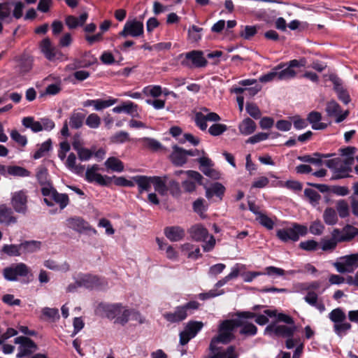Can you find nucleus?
<instances>
[{
    "mask_svg": "<svg viewBox=\"0 0 358 358\" xmlns=\"http://www.w3.org/2000/svg\"><path fill=\"white\" fill-rule=\"evenodd\" d=\"M188 232L193 240L204 243L202 245L204 252H210L214 248L215 238L209 234L208 229L203 224H194L189 229Z\"/></svg>",
    "mask_w": 358,
    "mask_h": 358,
    "instance_id": "obj_1",
    "label": "nucleus"
},
{
    "mask_svg": "<svg viewBox=\"0 0 358 358\" xmlns=\"http://www.w3.org/2000/svg\"><path fill=\"white\" fill-rule=\"evenodd\" d=\"M308 231L307 226L294 222L290 227L277 230L276 236L284 243L296 242Z\"/></svg>",
    "mask_w": 358,
    "mask_h": 358,
    "instance_id": "obj_2",
    "label": "nucleus"
},
{
    "mask_svg": "<svg viewBox=\"0 0 358 358\" xmlns=\"http://www.w3.org/2000/svg\"><path fill=\"white\" fill-rule=\"evenodd\" d=\"M329 318L334 323V331L338 336L342 338L350 331L352 324L347 321L346 315L341 308L332 310Z\"/></svg>",
    "mask_w": 358,
    "mask_h": 358,
    "instance_id": "obj_3",
    "label": "nucleus"
},
{
    "mask_svg": "<svg viewBox=\"0 0 358 358\" xmlns=\"http://www.w3.org/2000/svg\"><path fill=\"white\" fill-rule=\"evenodd\" d=\"M236 328L235 320H226L222 321L218 327V335L213 337L210 344L211 348L215 344H227L234 338V331Z\"/></svg>",
    "mask_w": 358,
    "mask_h": 358,
    "instance_id": "obj_4",
    "label": "nucleus"
},
{
    "mask_svg": "<svg viewBox=\"0 0 358 358\" xmlns=\"http://www.w3.org/2000/svg\"><path fill=\"white\" fill-rule=\"evenodd\" d=\"M199 303L196 301H191L188 303L177 306L173 312L166 313L163 315L164 318L171 323H179L185 320L192 310L198 309Z\"/></svg>",
    "mask_w": 358,
    "mask_h": 358,
    "instance_id": "obj_5",
    "label": "nucleus"
},
{
    "mask_svg": "<svg viewBox=\"0 0 358 358\" xmlns=\"http://www.w3.org/2000/svg\"><path fill=\"white\" fill-rule=\"evenodd\" d=\"M10 205L17 213L25 215L28 211V192L21 189L11 193Z\"/></svg>",
    "mask_w": 358,
    "mask_h": 358,
    "instance_id": "obj_6",
    "label": "nucleus"
},
{
    "mask_svg": "<svg viewBox=\"0 0 358 358\" xmlns=\"http://www.w3.org/2000/svg\"><path fill=\"white\" fill-rule=\"evenodd\" d=\"M326 165L332 171L334 179L347 178L352 171V168L343 162L341 158L339 157L327 160Z\"/></svg>",
    "mask_w": 358,
    "mask_h": 358,
    "instance_id": "obj_7",
    "label": "nucleus"
},
{
    "mask_svg": "<svg viewBox=\"0 0 358 358\" xmlns=\"http://www.w3.org/2000/svg\"><path fill=\"white\" fill-rule=\"evenodd\" d=\"M203 327V323L199 321H189L182 331L180 333V343L186 345L191 339L194 338Z\"/></svg>",
    "mask_w": 358,
    "mask_h": 358,
    "instance_id": "obj_8",
    "label": "nucleus"
},
{
    "mask_svg": "<svg viewBox=\"0 0 358 358\" xmlns=\"http://www.w3.org/2000/svg\"><path fill=\"white\" fill-rule=\"evenodd\" d=\"M220 120L218 114L210 112L207 108H201V111L196 112L194 115L195 124L202 131L207 129V121L217 122Z\"/></svg>",
    "mask_w": 358,
    "mask_h": 358,
    "instance_id": "obj_9",
    "label": "nucleus"
},
{
    "mask_svg": "<svg viewBox=\"0 0 358 358\" xmlns=\"http://www.w3.org/2000/svg\"><path fill=\"white\" fill-rule=\"evenodd\" d=\"M29 272L28 266L24 263L12 264L3 271L5 279L8 281H16L18 277L27 276Z\"/></svg>",
    "mask_w": 358,
    "mask_h": 358,
    "instance_id": "obj_10",
    "label": "nucleus"
},
{
    "mask_svg": "<svg viewBox=\"0 0 358 358\" xmlns=\"http://www.w3.org/2000/svg\"><path fill=\"white\" fill-rule=\"evenodd\" d=\"M40 48L45 58L49 61L66 60L67 57L57 50L48 38H44L40 44Z\"/></svg>",
    "mask_w": 358,
    "mask_h": 358,
    "instance_id": "obj_11",
    "label": "nucleus"
},
{
    "mask_svg": "<svg viewBox=\"0 0 358 358\" xmlns=\"http://www.w3.org/2000/svg\"><path fill=\"white\" fill-rule=\"evenodd\" d=\"M144 26L143 22L136 19L129 20L125 23L120 35L123 37L131 36L137 38L143 35Z\"/></svg>",
    "mask_w": 358,
    "mask_h": 358,
    "instance_id": "obj_12",
    "label": "nucleus"
},
{
    "mask_svg": "<svg viewBox=\"0 0 358 358\" xmlns=\"http://www.w3.org/2000/svg\"><path fill=\"white\" fill-rule=\"evenodd\" d=\"M337 271L341 273H351L358 267V254L346 255L334 264Z\"/></svg>",
    "mask_w": 358,
    "mask_h": 358,
    "instance_id": "obj_13",
    "label": "nucleus"
},
{
    "mask_svg": "<svg viewBox=\"0 0 358 358\" xmlns=\"http://www.w3.org/2000/svg\"><path fill=\"white\" fill-rule=\"evenodd\" d=\"M210 355L208 358H238L239 353L233 345L222 349L220 344H215L214 348L209 345Z\"/></svg>",
    "mask_w": 358,
    "mask_h": 358,
    "instance_id": "obj_14",
    "label": "nucleus"
},
{
    "mask_svg": "<svg viewBox=\"0 0 358 358\" xmlns=\"http://www.w3.org/2000/svg\"><path fill=\"white\" fill-rule=\"evenodd\" d=\"M121 310L120 303H99L96 310L95 313L96 315L106 317L109 320H115L117 317V314L120 313Z\"/></svg>",
    "mask_w": 358,
    "mask_h": 358,
    "instance_id": "obj_15",
    "label": "nucleus"
},
{
    "mask_svg": "<svg viewBox=\"0 0 358 358\" xmlns=\"http://www.w3.org/2000/svg\"><path fill=\"white\" fill-rule=\"evenodd\" d=\"M15 343L18 344V353L17 357L23 358L33 353L36 350V345L30 338L19 336L15 338Z\"/></svg>",
    "mask_w": 358,
    "mask_h": 358,
    "instance_id": "obj_16",
    "label": "nucleus"
},
{
    "mask_svg": "<svg viewBox=\"0 0 358 358\" xmlns=\"http://www.w3.org/2000/svg\"><path fill=\"white\" fill-rule=\"evenodd\" d=\"M76 283L79 287L94 289L99 288L105 285V281L100 279L96 275L91 274L80 275L76 279Z\"/></svg>",
    "mask_w": 358,
    "mask_h": 358,
    "instance_id": "obj_17",
    "label": "nucleus"
},
{
    "mask_svg": "<svg viewBox=\"0 0 358 358\" xmlns=\"http://www.w3.org/2000/svg\"><path fill=\"white\" fill-rule=\"evenodd\" d=\"M358 234V229L353 226L347 225L341 229H334L331 231V236L337 239V241L345 242L352 240Z\"/></svg>",
    "mask_w": 358,
    "mask_h": 358,
    "instance_id": "obj_18",
    "label": "nucleus"
},
{
    "mask_svg": "<svg viewBox=\"0 0 358 358\" xmlns=\"http://www.w3.org/2000/svg\"><path fill=\"white\" fill-rule=\"evenodd\" d=\"M198 152L197 150L186 151L178 146H174L170 159L173 164L180 166L187 162V155L194 156L196 155V152Z\"/></svg>",
    "mask_w": 358,
    "mask_h": 358,
    "instance_id": "obj_19",
    "label": "nucleus"
},
{
    "mask_svg": "<svg viewBox=\"0 0 358 358\" xmlns=\"http://www.w3.org/2000/svg\"><path fill=\"white\" fill-rule=\"evenodd\" d=\"M326 112L328 116L334 117L337 123L343 122L348 115V111L343 112L335 101H330L327 103Z\"/></svg>",
    "mask_w": 358,
    "mask_h": 358,
    "instance_id": "obj_20",
    "label": "nucleus"
},
{
    "mask_svg": "<svg viewBox=\"0 0 358 358\" xmlns=\"http://www.w3.org/2000/svg\"><path fill=\"white\" fill-rule=\"evenodd\" d=\"M189 61L196 67H203L206 65L207 61L203 56V52L198 50H192L185 54V60L182 62L184 66H189Z\"/></svg>",
    "mask_w": 358,
    "mask_h": 358,
    "instance_id": "obj_21",
    "label": "nucleus"
},
{
    "mask_svg": "<svg viewBox=\"0 0 358 358\" xmlns=\"http://www.w3.org/2000/svg\"><path fill=\"white\" fill-rule=\"evenodd\" d=\"M99 166L94 164L89 167L85 172V179L90 182H96L101 185H106V180L104 176L97 173Z\"/></svg>",
    "mask_w": 358,
    "mask_h": 358,
    "instance_id": "obj_22",
    "label": "nucleus"
},
{
    "mask_svg": "<svg viewBox=\"0 0 358 358\" xmlns=\"http://www.w3.org/2000/svg\"><path fill=\"white\" fill-rule=\"evenodd\" d=\"M166 237L172 242H178L185 237V230L178 226L167 227L164 229Z\"/></svg>",
    "mask_w": 358,
    "mask_h": 358,
    "instance_id": "obj_23",
    "label": "nucleus"
},
{
    "mask_svg": "<svg viewBox=\"0 0 358 358\" xmlns=\"http://www.w3.org/2000/svg\"><path fill=\"white\" fill-rule=\"evenodd\" d=\"M133 179L138 186L140 194L150 191L151 187L153 185L152 176H136L133 177Z\"/></svg>",
    "mask_w": 358,
    "mask_h": 358,
    "instance_id": "obj_24",
    "label": "nucleus"
},
{
    "mask_svg": "<svg viewBox=\"0 0 358 358\" xmlns=\"http://www.w3.org/2000/svg\"><path fill=\"white\" fill-rule=\"evenodd\" d=\"M17 222L12 210L5 204L0 205V224L8 226Z\"/></svg>",
    "mask_w": 358,
    "mask_h": 358,
    "instance_id": "obj_25",
    "label": "nucleus"
},
{
    "mask_svg": "<svg viewBox=\"0 0 358 358\" xmlns=\"http://www.w3.org/2000/svg\"><path fill=\"white\" fill-rule=\"evenodd\" d=\"M305 301L310 306L315 308L320 313L325 310V306L323 301L319 299L318 295L313 290L308 291L304 296Z\"/></svg>",
    "mask_w": 358,
    "mask_h": 358,
    "instance_id": "obj_26",
    "label": "nucleus"
},
{
    "mask_svg": "<svg viewBox=\"0 0 358 358\" xmlns=\"http://www.w3.org/2000/svg\"><path fill=\"white\" fill-rule=\"evenodd\" d=\"M236 327H241L240 334L245 336H253L257 332V327L243 320H235Z\"/></svg>",
    "mask_w": 358,
    "mask_h": 358,
    "instance_id": "obj_27",
    "label": "nucleus"
},
{
    "mask_svg": "<svg viewBox=\"0 0 358 358\" xmlns=\"http://www.w3.org/2000/svg\"><path fill=\"white\" fill-rule=\"evenodd\" d=\"M206 196L210 199L216 196L221 200L225 192V187L220 182H214L209 187H205Z\"/></svg>",
    "mask_w": 358,
    "mask_h": 358,
    "instance_id": "obj_28",
    "label": "nucleus"
},
{
    "mask_svg": "<svg viewBox=\"0 0 358 358\" xmlns=\"http://www.w3.org/2000/svg\"><path fill=\"white\" fill-rule=\"evenodd\" d=\"M87 17L88 15L87 13H82L79 17L74 15H69L65 19V23L70 29H73L83 26Z\"/></svg>",
    "mask_w": 358,
    "mask_h": 358,
    "instance_id": "obj_29",
    "label": "nucleus"
},
{
    "mask_svg": "<svg viewBox=\"0 0 358 358\" xmlns=\"http://www.w3.org/2000/svg\"><path fill=\"white\" fill-rule=\"evenodd\" d=\"M357 152V148L355 147L348 146L344 148H341L339 152L341 160L347 164L352 168V165L355 162V155Z\"/></svg>",
    "mask_w": 358,
    "mask_h": 358,
    "instance_id": "obj_30",
    "label": "nucleus"
},
{
    "mask_svg": "<svg viewBox=\"0 0 358 358\" xmlns=\"http://www.w3.org/2000/svg\"><path fill=\"white\" fill-rule=\"evenodd\" d=\"M65 165L69 170L77 175H81L84 173L85 166L76 164V157L74 153L71 152L69 155Z\"/></svg>",
    "mask_w": 358,
    "mask_h": 358,
    "instance_id": "obj_31",
    "label": "nucleus"
},
{
    "mask_svg": "<svg viewBox=\"0 0 358 358\" xmlns=\"http://www.w3.org/2000/svg\"><path fill=\"white\" fill-rule=\"evenodd\" d=\"M155 190L162 196H165L169 192L167 177L152 176Z\"/></svg>",
    "mask_w": 358,
    "mask_h": 358,
    "instance_id": "obj_32",
    "label": "nucleus"
},
{
    "mask_svg": "<svg viewBox=\"0 0 358 358\" xmlns=\"http://www.w3.org/2000/svg\"><path fill=\"white\" fill-rule=\"evenodd\" d=\"M67 226L78 232H82L88 229L89 225L83 219L80 217H71L66 220Z\"/></svg>",
    "mask_w": 358,
    "mask_h": 358,
    "instance_id": "obj_33",
    "label": "nucleus"
},
{
    "mask_svg": "<svg viewBox=\"0 0 358 358\" xmlns=\"http://www.w3.org/2000/svg\"><path fill=\"white\" fill-rule=\"evenodd\" d=\"M256 128V123L249 117L245 118L238 125L239 132L244 136L252 134Z\"/></svg>",
    "mask_w": 358,
    "mask_h": 358,
    "instance_id": "obj_34",
    "label": "nucleus"
},
{
    "mask_svg": "<svg viewBox=\"0 0 358 358\" xmlns=\"http://www.w3.org/2000/svg\"><path fill=\"white\" fill-rule=\"evenodd\" d=\"M43 265L48 269L55 271H61V272H67L70 269L69 264L64 262L62 264H57L55 261L52 259L45 260L43 263Z\"/></svg>",
    "mask_w": 358,
    "mask_h": 358,
    "instance_id": "obj_35",
    "label": "nucleus"
},
{
    "mask_svg": "<svg viewBox=\"0 0 358 358\" xmlns=\"http://www.w3.org/2000/svg\"><path fill=\"white\" fill-rule=\"evenodd\" d=\"M307 119L313 129H323L326 127L325 124L320 122L322 115L319 112L313 111L310 113Z\"/></svg>",
    "mask_w": 358,
    "mask_h": 358,
    "instance_id": "obj_36",
    "label": "nucleus"
},
{
    "mask_svg": "<svg viewBox=\"0 0 358 358\" xmlns=\"http://www.w3.org/2000/svg\"><path fill=\"white\" fill-rule=\"evenodd\" d=\"M265 331H274L277 335L285 337H290L294 333L293 329L286 325H279L277 327L269 325L266 328Z\"/></svg>",
    "mask_w": 358,
    "mask_h": 358,
    "instance_id": "obj_37",
    "label": "nucleus"
},
{
    "mask_svg": "<svg viewBox=\"0 0 358 358\" xmlns=\"http://www.w3.org/2000/svg\"><path fill=\"white\" fill-rule=\"evenodd\" d=\"M85 115L78 111H73L69 117V125L73 129L80 128L85 120Z\"/></svg>",
    "mask_w": 358,
    "mask_h": 358,
    "instance_id": "obj_38",
    "label": "nucleus"
},
{
    "mask_svg": "<svg viewBox=\"0 0 358 358\" xmlns=\"http://www.w3.org/2000/svg\"><path fill=\"white\" fill-rule=\"evenodd\" d=\"M56 189L50 184H44L41 188V193L45 197L43 201L48 206H52L53 203L51 200L54 194L56 192Z\"/></svg>",
    "mask_w": 358,
    "mask_h": 358,
    "instance_id": "obj_39",
    "label": "nucleus"
},
{
    "mask_svg": "<svg viewBox=\"0 0 358 358\" xmlns=\"http://www.w3.org/2000/svg\"><path fill=\"white\" fill-rule=\"evenodd\" d=\"M287 64L286 63H285ZM277 80H288L293 79L296 76V72L294 69H291L287 65L280 70H277Z\"/></svg>",
    "mask_w": 358,
    "mask_h": 358,
    "instance_id": "obj_40",
    "label": "nucleus"
},
{
    "mask_svg": "<svg viewBox=\"0 0 358 358\" xmlns=\"http://www.w3.org/2000/svg\"><path fill=\"white\" fill-rule=\"evenodd\" d=\"M261 89L262 87L259 85H255L250 87H234L231 92L236 94H241L245 93V95L253 96L256 95L261 90Z\"/></svg>",
    "mask_w": 358,
    "mask_h": 358,
    "instance_id": "obj_41",
    "label": "nucleus"
},
{
    "mask_svg": "<svg viewBox=\"0 0 358 358\" xmlns=\"http://www.w3.org/2000/svg\"><path fill=\"white\" fill-rule=\"evenodd\" d=\"M286 66L285 63H280L275 66L270 72L261 76L259 78V82L266 83L277 80V70H280Z\"/></svg>",
    "mask_w": 358,
    "mask_h": 358,
    "instance_id": "obj_42",
    "label": "nucleus"
},
{
    "mask_svg": "<svg viewBox=\"0 0 358 358\" xmlns=\"http://www.w3.org/2000/svg\"><path fill=\"white\" fill-rule=\"evenodd\" d=\"M108 169H110L115 172H122L124 170L123 163L117 158L109 157L104 163Z\"/></svg>",
    "mask_w": 358,
    "mask_h": 358,
    "instance_id": "obj_43",
    "label": "nucleus"
},
{
    "mask_svg": "<svg viewBox=\"0 0 358 358\" xmlns=\"http://www.w3.org/2000/svg\"><path fill=\"white\" fill-rule=\"evenodd\" d=\"M22 124L24 127L30 129L33 132L36 133L42 131L39 120L36 121L33 117H24L22 120Z\"/></svg>",
    "mask_w": 358,
    "mask_h": 358,
    "instance_id": "obj_44",
    "label": "nucleus"
},
{
    "mask_svg": "<svg viewBox=\"0 0 358 358\" xmlns=\"http://www.w3.org/2000/svg\"><path fill=\"white\" fill-rule=\"evenodd\" d=\"M323 219L327 225H334L338 222L336 211L332 208H327L323 213Z\"/></svg>",
    "mask_w": 358,
    "mask_h": 358,
    "instance_id": "obj_45",
    "label": "nucleus"
},
{
    "mask_svg": "<svg viewBox=\"0 0 358 358\" xmlns=\"http://www.w3.org/2000/svg\"><path fill=\"white\" fill-rule=\"evenodd\" d=\"M276 313L275 310H264L263 315H256L255 322L259 325H264L268 322V317H275Z\"/></svg>",
    "mask_w": 358,
    "mask_h": 358,
    "instance_id": "obj_46",
    "label": "nucleus"
},
{
    "mask_svg": "<svg viewBox=\"0 0 358 358\" xmlns=\"http://www.w3.org/2000/svg\"><path fill=\"white\" fill-rule=\"evenodd\" d=\"M50 201H52L53 204L55 203H57L62 210L66 208L69 203V199L66 194H60L57 192L54 194Z\"/></svg>",
    "mask_w": 358,
    "mask_h": 358,
    "instance_id": "obj_47",
    "label": "nucleus"
},
{
    "mask_svg": "<svg viewBox=\"0 0 358 358\" xmlns=\"http://www.w3.org/2000/svg\"><path fill=\"white\" fill-rule=\"evenodd\" d=\"M131 314V310L121 305V310L120 313L117 314V315L115 318V323L124 325L129 321Z\"/></svg>",
    "mask_w": 358,
    "mask_h": 358,
    "instance_id": "obj_48",
    "label": "nucleus"
},
{
    "mask_svg": "<svg viewBox=\"0 0 358 358\" xmlns=\"http://www.w3.org/2000/svg\"><path fill=\"white\" fill-rule=\"evenodd\" d=\"M117 99L109 96L107 99H95V110H101L106 108L113 106L117 102Z\"/></svg>",
    "mask_w": 358,
    "mask_h": 358,
    "instance_id": "obj_49",
    "label": "nucleus"
},
{
    "mask_svg": "<svg viewBox=\"0 0 358 358\" xmlns=\"http://www.w3.org/2000/svg\"><path fill=\"white\" fill-rule=\"evenodd\" d=\"M41 243L36 241H24L20 243L21 250L24 252H34L41 248Z\"/></svg>",
    "mask_w": 358,
    "mask_h": 358,
    "instance_id": "obj_50",
    "label": "nucleus"
},
{
    "mask_svg": "<svg viewBox=\"0 0 358 358\" xmlns=\"http://www.w3.org/2000/svg\"><path fill=\"white\" fill-rule=\"evenodd\" d=\"M1 251L10 257H17L21 255V246L20 244L19 245H4L2 247Z\"/></svg>",
    "mask_w": 358,
    "mask_h": 358,
    "instance_id": "obj_51",
    "label": "nucleus"
},
{
    "mask_svg": "<svg viewBox=\"0 0 358 358\" xmlns=\"http://www.w3.org/2000/svg\"><path fill=\"white\" fill-rule=\"evenodd\" d=\"M256 220L268 230H272L275 227L274 221L264 213L259 214V216L256 217Z\"/></svg>",
    "mask_w": 358,
    "mask_h": 358,
    "instance_id": "obj_52",
    "label": "nucleus"
},
{
    "mask_svg": "<svg viewBox=\"0 0 358 358\" xmlns=\"http://www.w3.org/2000/svg\"><path fill=\"white\" fill-rule=\"evenodd\" d=\"M8 174L14 176L28 177L30 176V172L26 169L18 166H10L7 169Z\"/></svg>",
    "mask_w": 358,
    "mask_h": 358,
    "instance_id": "obj_53",
    "label": "nucleus"
},
{
    "mask_svg": "<svg viewBox=\"0 0 358 358\" xmlns=\"http://www.w3.org/2000/svg\"><path fill=\"white\" fill-rule=\"evenodd\" d=\"M43 315L51 322H55L59 319V310L55 308H43L41 310Z\"/></svg>",
    "mask_w": 358,
    "mask_h": 358,
    "instance_id": "obj_54",
    "label": "nucleus"
},
{
    "mask_svg": "<svg viewBox=\"0 0 358 358\" xmlns=\"http://www.w3.org/2000/svg\"><path fill=\"white\" fill-rule=\"evenodd\" d=\"M202 30V28L196 25L191 26L187 32L188 40L192 43L199 41L201 38V32Z\"/></svg>",
    "mask_w": 358,
    "mask_h": 358,
    "instance_id": "obj_55",
    "label": "nucleus"
},
{
    "mask_svg": "<svg viewBox=\"0 0 358 358\" xmlns=\"http://www.w3.org/2000/svg\"><path fill=\"white\" fill-rule=\"evenodd\" d=\"M304 195L313 206H317L321 199L320 194L313 189H306L304 190Z\"/></svg>",
    "mask_w": 358,
    "mask_h": 358,
    "instance_id": "obj_56",
    "label": "nucleus"
},
{
    "mask_svg": "<svg viewBox=\"0 0 358 358\" xmlns=\"http://www.w3.org/2000/svg\"><path fill=\"white\" fill-rule=\"evenodd\" d=\"M124 113L131 115L133 117L138 116V106L131 101L123 102Z\"/></svg>",
    "mask_w": 358,
    "mask_h": 358,
    "instance_id": "obj_57",
    "label": "nucleus"
},
{
    "mask_svg": "<svg viewBox=\"0 0 358 358\" xmlns=\"http://www.w3.org/2000/svg\"><path fill=\"white\" fill-rule=\"evenodd\" d=\"M143 92L146 96L157 98L162 94V88L160 85H148L143 89Z\"/></svg>",
    "mask_w": 358,
    "mask_h": 358,
    "instance_id": "obj_58",
    "label": "nucleus"
},
{
    "mask_svg": "<svg viewBox=\"0 0 358 358\" xmlns=\"http://www.w3.org/2000/svg\"><path fill=\"white\" fill-rule=\"evenodd\" d=\"M52 142L49 139L43 143L40 148L34 152L33 157L35 159H40L45 156V155L51 149Z\"/></svg>",
    "mask_w": 358,
    "mask_h": 358,
    "instance_id": "obj_59",
    "label": "nucleus"
},
{
    "mask_svg": "<svg viewBox=\"0 0 358 358\" xmlns=\"http://www.w3.org/2000/svg\"><path fill=\"white\" fill-rule=\"evenodd\" d=\"M101 122L100 117L96 113L90 114L86 120V125L91 129H97L99 127Z\"/></svg>",
    "mask_w": 358,
    "mask_h": 358,
    "instance_id": "obj_60",
    "label": "nucleus"
},
{
    "mask_svg": "<svg viewBox=\"0 0 358 358\" xmlns=\"http://www.w3.org/2000/svg\"><path fill=\"white\" fill-rule=\"evenodd\" d=\"M205 201L203 199L196 200L193 203L194 210L199 215L201 218H206L205 212L208 206L204 204Z\"/></svg>",
    "mask_w": 358,
    "mask_h": 358,
    "instance_id": "obj_61",
    "label": "nucleus"
},
{
    "mask_svg": "<svg viewBox=\"0 0 358 358\" xmlns=\"http://www.w3.org/2000/svg\"><path fill=\"white\" fill-rule=\"evenodd\" d=\"M11 8L10 2L0 3V20H11Z\"/></svg>",
    "mask_w": 358,
    "mask_h": 358,
    "instance_id": "obj_62",
    "label": "nucleus"
},
{
    "mask_svg": "<svg viewBox=\"0 0 358 358\" xmlns=\"http://www.w3.org/2000/svg\"><path fill=\"white\" fill-rule=\"evenodd\" d=\"M338 243L339 241H337V239L331 236L330 239H322L321 241V248L323 251H332L336 248Z\"/></svg>",
    "mask_w": 358,
    "mask_h": 358,
    "instance_id": "obj_63",
    "label": "nucleus"
},
{
    "mask_svg": "<svg viewBox=\"0 0 358 358\" xmlns=\"http://www.w3.org/2000/svg\"><path fill=\"white\" fill-rule=\"evenodd\" d=\"M324 230V226L320 220H315L311 222L309 227L310 234L315 236H320L322 234Z\"/></svg>",
    "mask_w": 358,
    "mask_h": 358,
    "instance_id": "obj_64",
    "label": "nucleus"
}]
</instances>
